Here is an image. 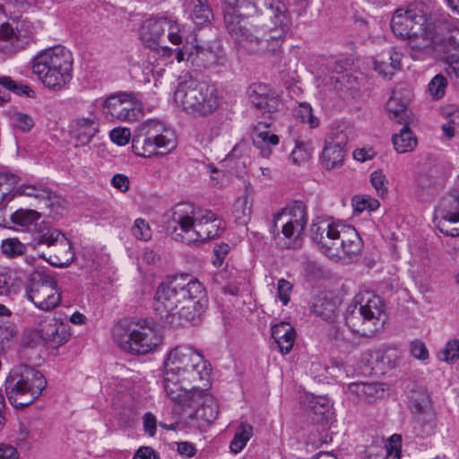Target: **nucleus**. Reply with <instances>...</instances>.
Wrapping results in <instances>:
<instances>
[{
  "instance_id": "nucleus-1",
  "label": "nucleus",
  "mask_w": 459,
  "mask_h": 459,
  "mask_svg": "<svg viewBox=\"0 0 459 459\" xmlns=\"http://www.w3.org/2000/svg\"><path fill=\"white\" fill-rule=\"evenodd\" d=\"M221 3L225 28L239 50L255 56H274L281 51L290 25L281 0Z\"/></svg>"
},
{
  "instance_id": "nucleus-2",
  "label": "nucleus",
  "mask_w": 459,
  "mask_h": 459,
  "mask_svg": "<svg viewBox=\"0 0 459 459\" xmlns=\"http://www.w3.org/2000/svg\"><path fill=\"white\" fill-rule=\"evenodd\" d=\"M203 283L188 274L176 275L161 282L156 290L153 311L162 326L196 325L207 307Z\"/></svg>"
},
{
  "instance_id": "nucleus-3",
  "label": "nucleus",
  "mask_w": 459,
  "mask_h": 459,
  "mask_svg": "<svg viewBox=\"0 0 459 459\" xmlns=\"http://www.w3.org/2000/svg\"><path fill=\"white\" fill-rule=\"evenodd\" d=\"M169 229L175 240L186 244L208 241L223 232L222 221L215 213L189 203L173 207Z\"/></svg>"
},
{
  "instance_id": "nucleus-4",
  "label": "nucleus",
  "mask_w": 459,
  "mask_h": 459,
  "mask_svg": "<svg viewBox=\"0 0 459 459\" xmlns=\"http://www.w3.org/2000/svg\"><path fill=\"white\" fill-rule=\"evenodd\" d=\"M311 234L322 253L332 260L348 263L361 254L363 241L351 226L324 221L311 225Z\"/></svg>"
},
{
  "instance_id": "nucleus-5",
  "label": "nucleus",
  "mask_w": 459,
  "mask_h": 459,
  "mask_svg": "<svg viewBox=\"0 0 459 459\" xmlns=\"http://www.w3.org/2000/svg\"><path fill=\"white\" fill-rule=\"evenodd\" d=\"M385 319L384 300L369 290L357 293L345 312L346 325L364 337H373L380 332Z\"/></svg>"
},
{
  "instance_id": "nucleus-6",
  "label": "nucleus",
  "mask_w": 459,
  "mask_h": 459,
  "mask_svg": "<svg viewBox=\"0 0 459 459\" xmlns=\"http://www.w3.org/2000/svg\"><path fill=\"white\" fill-rule=\"evenodd\" d=\"M174 101L186 114L205 117L216 111L220 105V97L214 84L185 76L174 91Z\"/></svg>"
},
{
  "instance_id": "nucleus-7",
  "label": "nucleus",
  "mask_w": 459,
  "mask_h": 459,
  "mask_svg": "<svg viewBox=\"0 0 459 459\" xmlns=\"http://www.w3.org/2000/svg\"><path fill=\"white\" fill-rule=\"evenodd\" d=\"M73 57L62 46L42 50L32 59V71L43 84L54 91L63 89L72 79Z\"/></svg>"
},
{
  "instance_id": "nucleus-8",
  "label": "nucleus",
  "mask_w": 459,
  "mask_h": 459,
  "mask_svg": "<svg viewBox=\"0 0 459 459\" xmlns=\"http://www.w3.org/2000/svg\"><path fill=\"white\" fill-rule=\"evenodd\" d=\"M47 380L38 369L21 364L13 368L5 379L4 388L9 403L16 409L31 404L42 394Z\"/></svg>"
},
{
  "instance_id": "nucleus-9",
  "label": "nucleus",
  "mask_w": 459,
  "mask_h": 459,
  "mask_svg": "<svg viewBox=\"0 0 459 459\" xmlns=\"http://www.w3.org/2000/svg\"><path fill=\"white\" fill-rule=\"evenodd\" d=\"M164 369L184 375V380L199 381L196 388L207 389L211 385L210 364L191 346L178 345L172 349L164 361Z\"/></svg>"
},
{
  "instance_id": "nucleus-10",
  "label": "nucleus",
  "mask_w": 459,
  "mask_h": 459,
  "mask_svg": "<svg viewBox=\"0 0 459 459\" xmlns=\"http://www.w3.org/2000/svg\"><path fill=\"white\" fill-rule=\"evenodd\" d=\"M176 145L175 133L156 120L138 126L132 137L133 152L144 158L169 152Z\"/></svg>"
},
{
  "instance_id": "nucleus-11",
  "label": "nucleus",
  "mask_w": 459,
  "mask_h": 459,
  "mask_svg": "<svg viewBox=\"0 0 459 459\" xmlns=\"http://www.w3.org/2000/svg\"><path fill=\"white\" fill-rule=\"evenodd\" d=\"M443 29L450 30L446 18L435 24L433 30L421 26L420 31L407 39L410 56L415 60H423L428 56L443 60L455 40L452 35L440 37Z\"/></svg>"
},
{
  "instance_id": "nucleus-12",
  "label": "nucleus",
  "mask_w": 459,
  "mask_h": 459,
  "mask_svg": "<svg viewBox=\"0 0 459 459\" xmlns=\"http://www.w3.org/2000/svg\"><path fill=\"white\" fill-rule=\"evenodd\" d=\"M112 338L123 351L132 354H146L155 349L161 337L148 325L131 329L124 323H117L112 329Z\"/></svg>"
},
{
  "instance_id": "nucleus-13",
  "label": "nucleus",
  "mask_w": 459,
  "mask_h": 459,
  "mask_svg": "<svg viewBox=\"0 0 459 459\" xmlns=\"http://www.w3.org/2000/svg\"><path fill=\"white\" fill-rule=\"evenodd\" d=\"M139 36L142 42L150 48H157L164 41L165 36L175 46L182 45L186 39L184 26L167 16L144 20L139 28Z\"/></svg>"
},
{
  "instance_id": "nucleus-14",
  "label": "nucleus",
  "mask_w": 459,
  "mask_h": 459,
  "mask_svg": "<svg viewBox=\"0 0 459 459\" xmlns=\"http://www.w3.org/2000/svg\"><path fill=\"white\" fill-rule=\"evenodd\" d=\"M27 298L39 309L49 311L60 304L61 292L54 278L43 273L34 272L30 274L27 287Z\"/></svg>"
},
{
  "instance_id": "nucleus-15",
  "label": "nucleus",
  "mask_w": 459,
  "mask_h": 459,
  "mask_svg": "<svg viewBox=\"0 0 459 459\" xmlns=\"http://www.w3.org/2000/svg\"><path fill=\"white\" fill-rule=\"evenodd\" d=\"M19 178L6 171L0 172V212H3L8 204L16 196H33L39 202H48L52 192L42 186L33 185H22L15 188Z\"/></svg>"
},
{
  "instance_id": "nucleus-16",
  "label": "nucleus",
  "mask_w": 459,
  "mask_h": 459,
  "mask_svg": "<svg viewBox=\"0 0 459 459\" xmlns=\"http://www.w3.org/2000/svg\"><path fill=\"white\" fill-rule=\"evenodd\" d=\"M19 178L6 171L0 172V212H3L8 204L16 196H33L39 202H48L52 192L42 186L33 185H22L15 188Z\"/></svg>"
},
{
  "instance_id": "nucleus-17",
  "label": "nucleus",
  "mask_w": 459,
  "mask_h": 459,
  "mask_svg": "<svg viewBox=\"0 0 459 459\" xmlns=\"http://www.w3.org/2000/svg\"><path fill=\"white\" fill-rule=\"evenodd\" d=\"M410 407L414 413V434L420 438L434 435L437 429V418L429 396L425 393L413 394L411 397Z\"/></svg>"
},
{
  "instance_id": "nucleus-18",
  "label": "nucleus",
  "mask_w": 459,
  "mask_h": 459,
  "mask_svg": "<svg viewBox=\"0 0 459 459\" xmlns=\"http://www.w3.org/2000/svg\"><path fill=\"white\" fill-rule=\"evenodd\" d=\"M143 104L133 94L120 92L108 96L103 103V113L110 119L134 122L140 119Z\"/></svg>"
},
{
  "instance_id": "nucleus-19",
  "label": "nucleus",
  "mask_w": 459,
  "mask_h": 459,
  "mask_svg": "<svg viewBox=\"0 0 459 459\" xmlns=\"http://www.w3.org/2000/svg\"><path fill=\"white\" fill-rule=\"evenodd\" d=\"M348 140V134L343 128H331L320 156L321 164L325 169L331 170L342 166Z\"/></svg>"
},
{
  "instance_id": "nucleus-20",
  "label": "nucleus",
  "mask_w": 459,
  "mask_h": 459,
  "mask_svg": "<svg viewBox=\"0 0 459 459\" xmlns=\"http://www.w3.org/2000/svg\"><path fill=\"white\" fill-rule=\"evenodd\" d=\"M184 375L164 369L163 389L166 395L182 406L194 403L195 392L194 385H200L197 380H184Z\"/></svg>"
},
{
  "instance_id": "nucleus-21",
  "label": "nucleus",
  "mask_w": 459,
  "mask_h": 459,
  "mask_svg": "<svg viewBox=\"0 0 459 459\" xmlns=\"http://www.w3.org/2000/svg\"><path fill=\"white\" fill-rule=\"evenodd\" d=\"M100 132V117L96 112H90L87 117L77 116L69 124V134L75 142V146H86Z\"/></svg>"
},
{
  "instance_id": "nucleus-22",
  "label": "nucleus",
  "mask_w": 459,
  "mask_h": 459,
  "mask_svg": "<svg viewBox=\"0 0 459 459\" xmlns=\"http://www.w3.org/2000/svg\"><path fill=\"white\" fill-rule=\"evenodd\" d=\"M198 67L211 68L223 65L226 56L223 49L219 46L198 44L188 46L187 60Z\"/></svg>"
},
{
  "instance_id": "nucleus-23",
  "label": "nucleus",
  "mask_w": 459,
  "mask_h": 459,
  "mask_svg": "<svg viewBox=\"0 0 459 459\" xmlns=\"http://www.w3.org/2000/svg\"><path fill=\"white\" fill-rule=\"evenodd\" d=\"M424 19L413 10L397 9L391 20V29L394 34L403 39H407L411 34L421 30Z\"/></svg>"
},
{
  "instance_id": "nucleus-24",
  "label": "nucleus",
  "mask_w": 459,
  "mask_h": 459,
  "mask_svg": "<svg viewBox=\"0 0 459 459\" xmlns=\"http://www.w3.org/2000/svg\"><path fill=\"white\" fill-rule=\"evenodd\" d=\"M40 337L53 346H61L70 338V326L61 317H47L39 324Z\"/></svg>"
},
{
  "instance_id": "nucleus-25",
  "label": "nucleus",
  "mask_w": 459,
  "mask_h": 459,
  "mask_svg": "<svg viewBox=\"0 0 459 459\" xmlns=\"http://www.w3.org/2000/svg\"><path fill=\"white\" fill-rule=\"evenodd\" d=\"M441 219L437 227L446 236H459V194L446 197L440 208Z\"/></svg>"
},
{
  "instance_id": "nucleus-26",
  "label": "nucleus",
  "mask_w": 459,
  "mask_h": 459,
  "mask_svg": "<svg viewBox=\"0 0 459 459\" xmlns=\"http://www.w3.org/2000/svg\"><path fill=\"white\" fill-rule=\"evenodd\" d=\"M250 102L264 113H274L282 106L275 91L263 83H254L248 89Z\"/></svg>"
},
{
  "instance_id": "nucleus-27",
  "label": "nucleus",
  "mask_w": 459,
  "mask_h": 459,
  "mask_svg": "<svg viewBox=\"0 0 459 459\" xmlns=\"http://www.w3.org/2000/svg\"><path fill=\"white\" fill-rule=\"evenodd\" d=\"M197 385H194V392L195 396L194 403L190 406L198 405V408L194 413L190 415L191 419L200 420L204 423H212L217 417L219 408L214 398L210 395L207 389L196 388Z\"/></svg>"
},
{
  "instance_id": "nucleus-28",
  "label": "nucleus",
  "mask_w": 459,
  "mask_h": 459,
  "mask_svg": "<svg viewBox=\"0 0 459 459\" xmlns=\"http://www.w3.org/2000/svg\"><path fill=\"white\" fill-rule=\"evenodd\" d=\"M251 139L254 146L259 150L263 158L268 159L273 152V147L279 143V136L271 133L269 125L258 122L251 131Z\"/></svg>"
},
{
  "instance_id": "nucleus-29",
  "label": "nucleus",
  "mask_w": 459,
  "mask_h": 459,
  "mask_svg": "<svg viewBox=\"0 0 459 459\" xmlns=\"http://www.w3.org/2000/svg\"><path fill=\"white\" fill-rule=\"evenodd\" d=\"M279 221H287L296 231H303L307 221L305 204L302 202H295L275 214L273 218L274 227L277 226Z\"/></svg>"
},
{
  "instance_id": "nucleus-30",
  "label": "nucleus",
  "mask_w": 459,
  "mask_h": 459,
  "mask_svg": "<svg viewBox=\"0 0 459 459\" xmlns=\"http://www.w3.org/2000/svg\"><path fill=\"white\" fill-rule=\"evenodd\" d=\"M272 336L281 354H288L293 348L296 340L295 328L287 322H280L272 326Z\"/></svg>"
},
{
  "instance_id": "nucleus-31",
  "label": "nucleus",
  "mask_w": 459,
  "mask_h": 459,
  "mask_svg": "<svg viewBox=\"0 0 459 459\" xmlns=\"http://www.w3.org/2000/svg\"><path fill=\"white\" fill-rule=\"evenodd\" d=\"M385 385L383 383H351L348 386V391L359 400L371 403L384 395L385 392Z\"/></svg>"
},
{
  "instance_id": "nucleus-32",
  "label": "nucleus",
  "mask_w": 459,
  "mask_h": 459,
  "mask_svg": "<svg viewBox=\"0 0 459 459\" xmlns=\"http://www.w3.org/2000/svg\"><path fill=\"white\" fill-rule=\"evenodd\" d=\"M331 408L329 400L323 396H312L305 403L307 416L316 424H323L327 420Z\"/></svg>"
},
{
  "instance_id": "nucleus-33",
  "label": "nucleus",
  "mask_w": 459,
  "mask_h": 459,
  "mask_svg": "<svg viewBox=\"0 0 459 459\" xmlns=\"http://www.w3.org/2000/svg\"><path fill=\"white\" fill-rule=\"evenodd\" d=\"M22 285V273L12 268L0 270V295L16 293Z\"/></svg>"
},
{
  "instance_id": "nucleus-34",
  "label": "nucleus",
  "mask_w": 459,
  "mask_h": 459,
  "mask_svg": "<svg viewBox=\"0 0 459 459\" xmlns=\"http://www.w3.org/2000/svg\"><path fill=\"white\" fill-rule=\"evenodd\" d=\"M375 70L383 77H391L401 66V54L394 48H390L381 60H375Z\"/></svg>"
},
{
  "instance_id": "nucleus-35",
  "label": "nucleus",
  "mask_w": 459,
  "mask_h": 459,
  "mask_svg": "<svg viewBox=\"0 0 459 459\" xmlns=\"http://www.w3.org/2000/svg\"><path fill=\"white\" fill-rule=\"evenodd\" d=\"M399 357V351L394 348H380L372 355V359H375V367L382 372L395 368Z\"/></svg>"
},
{
  "instance_id": "nucleus-36",
  "label": "nucleus",
  "mask_w": 459,
  "mask_h": 459,
  "mask_svg": "<svg viewBox=\"0 0 459 459\" xmlns=\"http://www.w3.org/2000/svg\"><path fill=\"white\" fill-rule=\"evenodd\" d=\"M392 142L398 153L411 152L417 145L416 136L405 124L399 134L393 135Z\"/></svg>"
},
{
  "instance_id": "nucleus-37",
  "label": "nucleus",
  "mask_w": 459,
  "mask_h": 459,
  "mask_svg": "<svg viewBox=\"0 0 459 459\" xmlns=\"http://www.w3.org/2000/svg\"><path fill=\"white\" fill-rule=\"evenodd\" d=\"M233 216L239 225H246L251 218L252 201L247 194L239 196L234 203Z\"/></svg>"
},
{
  "instance_id": "nucleus-38",
  "label": "nucleus",
  "mask_w": 459,
  "mask_h": 459,
  "mask_svg": "<svg viewBox=\"0 0 459 459\" xmlns=\"http://www.w3.org/2000/svg\"><path fill=\"white\" fill-rule=\"evenodd\" d=\"M336 304L325 297H318L312 305V312L325 321H333L336 317Z\"/></svg>"
},
{
  "instance_id": "nucleus-39",
  "label": "nucleus",
  "mask_w": 459,
  "mask_h": 459,
  "mask_svg": "<svg viewBox=\"0 0 459 459\" xmlns=\"http://www.w3.org/2000/svg\"><path fill=\"white\" fill-rule=\"evenodd\" d=\"M41 218V214L32 209H18L11 215V221L13 224L23 229L30 230L31 226H36Z\"/></svg>"
},
{
  "instance_id": "nucleus-40",
  "label": "nucleus",
  "mask_w": 459,
  "mask_h": 459,
  "mask_svg": "<svg viewBox=\"0 0 459 459\" xmlns=\"http://www.w3.org/2000/svg\"><path fill=\"white\" fill-rule=\"evenodd\" d=\"M192 4L194 5L192 11V20L198 26L210 23L213 14L207 0H192Z\"/></svg>"
},
{
  "instance_id": "nucleus-41",
  "label": "nucleus",
  "mask_w": 459,
  "mask_h": 459,
  "mask_svg": "<svg viewBox=\"0 0 459 459\" xmlns=\"http://www.w3.org/2000/svg\"><path fill=\"white\" fill-rule=\"evenodd\" d=\"M386 110L391 119L395 120L399 124L407 123L408 110L406 105L394 95L391 96L386 102Z\"/></svg>"
},
{
  "instance_id": "nucleus-42",
  "label": "nucleus",
  "mask_w": 459,
  "mask_h": 459,
  "mask_svg": "<svg viewBox=\"0 0 459 459\" xmlns=\"http://www.w3.org/2000/svg\"><path fill=\"white\" fill-rule=\"evenodd\" d=\"M0 39L10 42L15 48H22L29 43V38L22 36L19 30L15 31L9 23L0 27Z\"/></svg>"
},
{
  "instance_id": "nucleus-43",
  "label": "nucleus",
  "mask_w": 459,
  "mask_h": 459,
  "mask_svg": "<svg viewBox=\"0 0 459 459\" xmlns=\"http://www.w3.org/2000/svg\"><path fill=\"white\" fill-rule=\"evenodd\" d=\"M312 151L309 142L297 139L295 147L290 154V160L294 165L303 164L310 159Z\"/></svg>"
},
{
  "instance_id": "nucleus-44",
  "label": "nucleus",
  "mask_w": 459,
  "mask_h": 459,
  "mask_svg": "<svg viewBox=\"0 0 459 459\" xmlns=\"http://www.w3.org/2000/svg\"><path fill=\"white\" fill-rule=\"evenodd\" d=\"M252 435L253 428L251 425L240 424L237 429L233 440L230 442V450L235 454L239 453L246 446Z\"/></svg>"
},
{
  "instance_id": "nucleus-45",
  "label": "nucleus",
  "mask_w": 459,
  "mask_h": 459,
  "mask_svg": "<svg viewBox=\"0 0 459 459\" xmlns=\"http://www.w3.org/2000/svg\"><path fill=\"white\" fill-rule=\"evenodd\" d=\"M38 244H44L55 247L57 243L67 248V238L56 229H48L36 238Z\"/></svg>"
},
{
  "instance_id": "nucleus-46",
  "label": "nucleus",
  "mask_w": 459,
  "mask_h": 459,
  "mask_svg": "<svg viewBox=\"0 0 459 459\" xmlns=\"http://www.w3.org/2000/svg\"><path fill=\"white\" fill-rule=\"evenodd\" d=\"M51 264L63 267L70 264V262L74 259V253L72 251V246L70 241L67 239V248L63 247V245L57 243L54 247V255L50 256Z\"/></svg>"
},
{
  "instance_id": "nucleus-47",
  "label": "nucleus",
  "mask_w": 459,
  "mask_h": 459,
  "mask_svg": "<svg viewBox=\"0 0 459 459\" xmlns=\"http://www.w3.org/2000/svg\"><path fill=\"white\" fill-rule=\"evenodd\" d=\"M293 115L301 123L307 124L310 128H316L319 125V119L313 115L312 108L307 103H299Z\"/></svg>"
},
{
  "instance_id": "nucleus-48",
  "label": "nucleus",
  "mask_w": 459,
  "mask_h": 459,
  "mask_svg": "<svg viewBox=\"0 0 459 459\" xmlns=\"http://www.w3.org/2000/svg\"><path fill=\"white\" fill-rule=\"evenodd\" d=\"M446 87V78L443 74H438L429 82L428 92L433 100H437L445 96Z\"/></svg>"
},
{
  "instance_id": "nucleus-49",
  "label": "nucleus",
  "mask_w": 459,
  "mask_h": 459,
  "mask_svg": "<svg viewBox=\"0 0 459 459\" xmlns=\"http://www.w3.org/2000/svg\"><path fill=\"white\" fill-rule=\"evenodd\" d=\"M157 53L165 58H175L178 62L187 60L188 45L185 44L182 48L172 49L168 46H162L161 43L157 48H153Z\"/></svg>"
},
{
  "instance_id": "nucleus-50",
  "label": "nucleus",
  "mask_w": 459,
  "mask_h": 459,
  "mask_svg": "<svg viewBox=\"0 0 459 459\" xmlns=\"http://www.w3.org/2000/svg\"><path fill=\"white\" fill-rule=\"evenodd\" d=\"M1 249L4 255L8 257L22 255L26 251V246L18 238H10L2 241Z\"/></svg>"
},
{
  "instance_id": "nucleus-51",
  "label": "nucleus",
  "mask_w": 459,
  "mask_h": 459,
  "mask_svg": "<svg viewBox=\"0 0 459 459\" xmlns=\"http://www.w3.org/2000/svg\"><path fill=\"white\" fill-rule=\"evenodd\" d=\"M10 119L12 126L22 133L30 131L34 126L33 118L25 113L14 111L11 114Z\"/></svg>"
},
{
  "instance_id": "nucleus-52",
  "label": "nucleus",
  "mask_w": 459,
  "mask_h": 459,
  "mask_svg": "<svg viewBox=\"0 0 459 459\" xmlns=\"http://www.w3.org/2000/svg\"><path fill=\"white\" fill-rule=\"evenodd\" d=\"M437 358L441 361L453 363L459 359V340L455 339L447 342L443 350H441Z\"/></svg>"
},
{
  "instance_id": "nucleus-53",
  "label": "nucleus",
  "mask_w": 459,
  "mask_h": 459,
  "mask_svg": "<svg viewBox=\"0 0 459 459\" xmlns=\"http://www.w3.org/2000/svg\"><path fill=\"white\" fill-rule=\"evenodd\" d=\"M370 182L380 197H384L388 192V180L385 174L380 169L370 174Z\"/></svg>"
},
{
  "instance_id": "nucleus-54",
  "label": "nucleus",
  "mask_w": 459,
  "mask_h": 459,
  "mask_svg": "<svg viewBox=\"0 0 459 459\" xmlns=\"http://www.w3.org/2000/svg\"><path fill=\"white\" fill-rule=\"evenodd\" d=\"M379 201L367 196H355L352 198V206L355 212H362L366 210L372 212L379 207Z\"/></svg>"
},
{
  "instance_id": "nucleus-55",
  "label": "nucleus",
  "mask_w": 459,
  "mask_h": 459,
  "mask_svg": "<svg viewBox=\"0 0 459 459\" xmlns=\"http://www.w3.org/2000/svg\"><path fill=\"white\" fill-rule=\"evenodd\" d=\"M282 221L281 232L283 236L287 238V241L284 243L287 248H295L300 245L299 237L303 231H296L294 228H292L287 221Z\"/></svg>"
},
{
  "instance_id": "nucleus-56",
  "label": "nucleus",
  "mask_w": 459,
  "mask_h": 459,
  "mask_svg": "<svg viewBox=\"0 0 459 459\" xmlns=\"http://www.w3.org/2000/svg\"><path fill=\"white\" fill-rule=\"evenodd\" d=\"M131 231L132 234L140 240L147 241L152 238V230L143 219H136Z\"/></svg>"
},
{
  "instance_id": "nucleus-57",
  "label": "nucleus",
  "mask_w": 459,
  "mask_h": 459,
  "mask_svg": "<svg viewBox=\"0 0 459 459\" xmlns=\"http://www.w3.org/2000/svg\"><path fill=\"white\" fill-rule=\"evenodd\" d=\"M109 137L113 143L119 146H124L129 143L131 132L126 127L114 128L109 133Z\"/></svg>"
},
{
  "instance_id": "nucleus-58",
  "label": "nucleus",
  "mask_w": 459,
  "mask_h": 459,
  "mask_svg": "<svg viewBox=\"0 0 459 459\" xmlns=\"http://www.w3.org/2000/svg\"><path fill=\"white\" fill-rule=\"evenodd\" d=\"M292 290V284L285 279H281L277 284V296L283 306L290 302V295Z\"/></svg>"
},
{
  "instance_id": "nucleus-59",
  "label": "nucleus",
  "mask_w": 459,
  "mask_h": 459,
  "mask_svg": "<svg viewBox=\"0 0 459 459\" xmlns=\"http://www.w3.org/2000/svg\"><path fill=\"white\" fill-rule=\"evenodd\" d=\"M410 351L411 355L418 359L425 360L429 358V351L425 344L420 341L411 342Z\"/></svg>"
},
{
  "instance_id": "nucleus-60",
  "label": "nucleus",
  "mask_w": 459,
  "mask_h": 459,
  "mask_svg": "<svg viewBox=\"0 0 459 459\" xmlns=\"http://www.w3.org/2000/svg\"><path fill=\"white\" fill-rule=\"evenodd\" d=\"M225 273H230L231 275V278L229 279L230 284L232 285L229 287V289H230V293L232 295L237 294L238 291V286L245 283V276L235 277V274L238 273V271L234 268L226 270Z\"/></svg>"
},
{
  "instance_id": "nucleus-61",
  "label": "nucleus",
  "mask_w": 459,
  "mask_h": 459,
  "mask_svg": "<svg viewBox=\"0 0 459 459\" xmlns=\"http://www.w3.org/2000/svg\"><path fill=\"white\" fill-rule=\"evenodd\" d=\"M129 178L124 174H115L111 178V185L113 187L125 193L129 189Z\"/></svg>"
},
{
  "instance_id": "nucleus-62",
  "label": "nucleus",
  "mask_w": 459,
  "mask_h": 459,
  "mask_svg": "<svg viewBox=\"0 0 459 459\" xmlns=\"http://www.w3.org/2000/svg\"><path fill=\"white\" fill-rule=\"evenodd\" d=\"M377 152L371 147H363L354 150L353 157L355 160L360 162L372 160L376 156Z\"/></svg>"
},
{
  "instance_id": "nucleus-63",
  "label": "nucleus",
  "mask_w": 459,
  "mask_h": 459,
  "mask_svg": "<svg viewBox=\"0 0 459 459\" xmlns=\"http://www.w3.org/2000/svg\"><path fill=\"white\" fill-rule=\"evenodd\" d=\"M157 453L150 446H141L134 453L133 459H158Z\"/></svg>"
},
{
  "instance_id": "nucleus-64",
  "label": "nucleus",
  "mask_w": 459,
  "mask_h": 459,
  "mask_svg": "<svg viewBox=\"0 0 459 459\" xmlns=\"http://www.w3.org/2000/svg\"><path fill=\"white\" fill-rule=\"evenodd\" d=\"M0 459H18V453L15 447L0 444Z\"/></svg>"
}]
</instances>
